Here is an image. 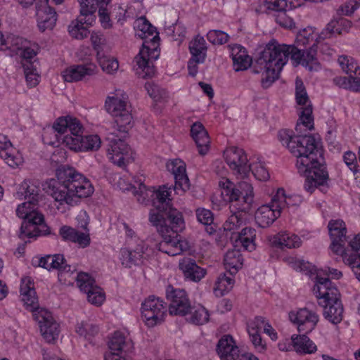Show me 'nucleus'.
<instances>
[{
  "mask_svg": "<svg viewBox=\"0 0 360 360\" xmlns=\"http://www.w3.org/2000/svg\"><path fill=\"white\" fill-rule=\"evenodd\" d=\"M321 32L313 27H307L299 31L296 36L298 46H311L309 51L302 52L292 45L279 44L276 40L269 41L256 61L257 72L262 74V85L269 87L276 79L287 63L288 57L297 65H302L309 71H318L321 65L316 58L314 47L325 39L319 37Z\"/></svg>",
  "mask_w": 360,
  "mask_h": 360,
  "instance_id": "1",
  "label": "nucleus"
},
{
  "mask_svg": "<svg viewBox=\"0 0 360 360\" xmlns=\"http://www.w3.org/2000/svg\"><path fill=\"white\" fill-rule=\"evenodd\" d=\"M0 51H9L11 56H18L23 60H32L39 51L37 44L13 34L0 32Z\"/></svg>",
  "mask_w": 360,
  "mask_h": 360,
  "instance_id": "10",
  "label": "nucleus"
},
{
  "mask_svg": "<svg viewBox=\"0 0 360 360\" xmlns=\"http://www.w3.org/2000/svg\"><path fill=\"white\" fill-rule=\"evenodd\" d=\"M167 305L158 297L150 295L141 304V314L143 321L148 327L162 323L167 316Z\"/></svg>",
  "mask_w": 360,
  "mask_h": 360,
  "instance_id": "13",
  "label": "nucleus"
},
{
  "mask_svg": "<svg viewBox=\"0 0 360 360\" xmlns=\"http://www.w3.org/2000/svg\"><path fill=\"white\" fill-rule=\"evenodd\" d=\"M197 221L201 225H212L214 221V216L212 212L204 207H198L195 210Z\"/></svg>",
  "mask_w": 360,
  "mask_h": 360,
  "instance_id": "56",
  "label": "nucleus"
},
{
  "mask_svg": "<svg viewBox=\"0 0 360 360\" xmlns=\"http://www.w3.org/2000/svg\"><path fill=\"white\" fill-rule=\"evenodd\" d=\"M43 186L60 212L79 205L83 199L94 193V187L86 176L72 168L65 167L58 168L56 178L48 179Z\"/></svg>",
  "mask_w": 360,
  "mask_h": 360,
  "instance_id": "3",
  "label": "nucleus"
},
{
  "mask_svg": "<svg viewBox=\"0 0 360 360\" xmlns=\"http://www.w3.org/2000/svg\"><path fill=\"white\" fill-rule=\"evenodd\" d=\"M145 88L155 102L160 103L167 102L169 95L165 89L150 82L146 84Z\"/></svg>",
  "mask_w": 360,
  "mask_h": 360,
  "instance_id": "51",
  "label": "nucleus"
},
{
  "mask_svg": "<svg viewBox=\"0 0 360 360\" xmlns=\"http://www.w3.org/2000/svg\"><path fill=\"white\" fill-rule=\"evenodd\" d=\"M96 58L104 72L112 75L117 71L119 63L116 58L105 56L104 54L96 57Z\"/></svg>",
  "mask_w": 360,
  "mask_h": 360,
  "instance_id": "52",
  "label": "nucleus"
},
{
  "mask_svg": "<svg viewBox=\"0 0 360 360\" xmlns=\"http://www.w3.org/2000/svg\"><path fill=\"white\" fill-rule=\"evenodd\" d=\"M169 31L172 32V36L173 39L179 42L182 41L186 34L185 26L180 22H176V24L173 25L172 28L169 29Z\"/></svg>",
  "mask_w": 360,
  "mask_h": 360,
  "instance_id": "64",
  "label": "nucleus"
},
{
  "mask_svg": "<svg viewBox=\"0 0 360 360\" xmlns=\"http://www.w3.org/2000/svg\"><path fill=\"white\" fill-rule=\"evenodd\" d=\"M221 191V200L218 206L226 204L229 202L238 201L242 197L245 204L250 207L254 200L253 186L250 183L241 181L238 184V188L229 179L221 176L218 183Z\"/></svg>",
  "mask_w": 360,
  "mask_h": 360,
  "instance_id": "9",
  "label": "nucleus"
},
{
  "mask_svg": "<svg viewBox=\"0 0 360 360\" xmlns=\"http://www.w3.org/2000/svg\"><path fill=\"white\" fill-rule=\"evenodd\" d=\"M230 56L233 62V68L236 72L248 70L252 65V57L247 50L239 44L229 45Z\"/></svg>",
  "mask_w": 360,
  "mask_h": 360,
  "instance_id": "26",
  "label": "nucleus"
},
{
  "mask_svg": "<svg viewBox=\"0 0 360 360\" xmlns=\"http://www.w3.org/2000/svg\"><path fill=\"white\" fill-rule=\"evenodd\" d=\"M314 291L320 301L338 297V289L333 285L330 280L319 275L316 277V285L314 287Z\"/></svg>",
  "mask_w": 360,
  "mask_h": 360,
  "instance_id": "33",
  "label": "nucleus"
},
{
  "mask_svg": "<svg viewBox=\"0 0 360 360\" xmlns=\"http://www.w3.org/2000/svg\"><path fill=\"white\" fill-rule=\"evenodd\" d=\"M147 248L143 240H140L134 250L122 248L120 251V260L123 266L131 268L142 262L143 254Z\"/></svg>",
  "mask_w": 360,
  "mask_h": 360,
  "instance_id": "24",
  "label": "nucleus"
},
{
  "mask_svg": "<svg viewBox=\"0 0 360 360\" xmlns=\"http://www.w3.org/2000/svg\"><path fill=\"white\" fill-rule=\"evenodd\" d=\"M179 269L186 279L193 282H199L206 274L205 269L199 266L196 262L190 257L180 259Z\"/></svg>",
  "mask_w": 360,
  "mask_h": 360,
  "instance_id": "27",
  "label": "nucleus"
},
{
  "mask_svg": "<svg viewBox=\"0 0 360 360\" xmlns=\"http://www.w3.org/2000/svg\"><path fill=\"white\" fill-rule=\"evenodd\" d=\"M44 229H40L39 226H20L18 237L25 243L30 242V239H36L39 236H46L51 233L50 226H43Z\"/></svg>",
  "mask_w": 360,
  "mask_h": 360,
  "instance_id": "41",
  "label": "nucleus"
},
{
  "mask_svg": "<svg viewBox=\"0 0 360 360\" xmlns=\"http://www.w3.org/2000/svg\"><path fill=\"white\" fill-rule=\"evenodd\" d=\"M16 215L26 225H45L44 214L34 208L30 201L20 204L16 208Z\"/></svg>",
  "mask_w": 360,
  "mask_h": 360,
  "instance_id": "23",
  "label": "nucleus"
},
{
  "mask_svg": "<svg viewBox=\"0 0 360 360\" xmlns=\"http://www.w3.org/2000/svg\"><path fill=\"white\" fill-rule=\"evenodd\" d=\"M52 129L58 134L57 139L69 150L76 153L97 150L101 140L97 134L83 136L84 127L79 119L72 115L56 120Z\"/></svg>",
  "mask_w": 360,
  "mask_h": 360,
  "instance_id": "4",
  "label": "nucleus"
},
{
  "mask_svg": "<svg viewBox=\"0 0 360 360\" xmlns=\"http://www.w3.org/2000/svg\"><path fill=\"white\" fill-rule=\"evenodd\" d=\"M223 158L233 174L239 179H245L250 175V158L245 150L239 147H227L223 153Z\"/></svg>",
  "mask_w": 360,
  "mask_h": 360,
  "instance_id": "14",
  "label": "nucleus"
},
{
  "mask_svg": "<svg viewBox=\"0 0 360 360\" xmlns=\"http://www.w3.org/2000/svg\"><path fill=\"white\" fill-rule=\"evenodd\" d=\"M97 67L94 63L72 65L61 72V77L66 82H77L96 75Z\"/></svg>",
  "mask_w": 360,
  "mask_h": 360,
  "instance_id": "19",
  "label": "nucleus"
},
{
  "mask_svg": "<svg viewBox=\"0 0 360 360\" xmlns=\"http://www.w3.org/2000/svg\"><path fill=\"white\" fill-rule=\"evenodd\" d=\"M207 37L208 41L213 44H224L226 43L229 39V36L227 33L217 30L209 31Z\"/></svg>",
  "mask_w": 360,
  "mask_h": 360,
  "instance_id": "58",
  "label": "nucleus"
},
{
  "mask_svg": "<svg viewBox=\"0 0 360 360\" xmlns=\"http://www.w3.org/2000/svg\"><path fill=\"white\" fill-rule=\"evenodd\" d=\"M166 298L169 302L167 309L170 315L184 316L188 314L191 304L184 290L169 285L166 288Z\"/></svg>",
  "mask_w": 360,
  "mask_h": 360,
  "instance_id": "15",
  "label": "nucleus"
},
{
  "mask_svg": "<svg viewBox=\"0 0 360 360\" xmlns=\"http://www.w3.org/2000/svg\"><path fill=\"white\" fill-rule=\"evenodd\" d=\"M319 304L323 307V316L333 324L341 322L343 317V306L338 297L321 300Z\"/></svg>",
  "mask_w": 360,
  "mask_h": 360,
  "instance_id": "25",
  "label": "nucleus"
},
{
  "mask_svg": "<svg viewBox=\"0 0 360 360\" xmlns=\"http://www.w3.org/2000/svg\"><path fill=\"white\" fill-rule=\"evenodd\" d=\"M302 197L297 194L287 195L285 190L279 188L272 195V202L276 207L294 208L298 207L302 202Z\"/></svg>",
  "mask_w": 360,
  "mask_h": 360,
  "instance_id": "35",
  "label": "nucleus"
},
{
  "mask_svg": "<svg viewBox=\"0 0 360 360\" xmlns=\"http://www.w3.org/2000/svg\"><path fill=\"white\" fill-rule=\"evenodd\" d=\"M245 231V230H241V231L238 233L236 242H239L245 250L251 252L254 250L256 247L255 243V238H253L252 236H250L249 238L244 237Z\"/></svg>",
  "mask_w": 360,
  "mask_h": 360,
  "instance_id": "61",
  "label": "nucleus"
},
{
  "mask_svg": "<svg viewBox=\"0 0 360 360\" xmlns=\"http://www.w3.org/2000/svg\"><path fill=\"white\" fill-rule=\"evenodd\" d=\"M183 229L181 226H159L158 231L162 237L158 245L159 250L169 256L179 255L187 250L188 243L179 233Z\"/></svg>",
  "mask_w": 360,
  "mask_h": 360,
  "instance_id": "11",
  "label": "nucleus"
},
{
  "mask_svg": "<svg viewBox=\"0 0 360 360\" xmlns=\"http://www.w3.org/2000/svg\"><path fill=\"white\" fill-rule=\"evenodd\" d=\"M76 332L79 335L90 340L91 337L98 333V328L89 322L82 321L77 325Z\"/></svg>",
  "mask_w": 360,
  "mask_h": 360,
  "instance_id": "54",
  "label": "nucleus"
},
{
  "mask_svg": "<svg viewBox=\"0 0 360 360\" xmlns=\"http://www.w3.org/2000/svg\"><path fill=\"white\" fill-rule=\"evenodd\" d=\"M90 39L93 48L96 52V57L103 55L106 44V39L103 34L99 32H93L91 34Z\"/></svg>",
  "mask_w": 360,
  "mask_h": 360,
  "instance_id": "57",
  "label": "nucleus"
},
{
  "mask_svg": "<svg viewBox=\"0 0 360 360\" xmlns=\"http://www.w3.org/2000/svg\"><path fill=\"white\" fill-rule=\"evenodd\" d=\"M110 351L104 355V360H127L129 354L134 349L132 341L121 332L116 331L108 342Z\"/></svg>",
  "mask_w": 360,
  "mask_h": 360,
  "instance_id": "16",
  "label": "nucleus"
},
{
  "mask_svg": "<svg viewBox=\"0 0 360 360\" xmlns=\"http://www.w3.org/2000/svg\"><path fill=\"white\" fill-rule=\"evenodd\" d=\"M96 17L85 15L79 13V16L72 20L68 26L70 35L76 39H84L89 34V28L96 22Z\"/></svg>",
  "mask_w": 360,
  "mask_h": 360,
  "instance_id": "21",
  "label": "nucleus"
},
{
  "mask_svg": "<svg viewBox=\"0 0 360 360\" xmlns=\"http://www.w3.org/2000/svg\"><path fill=\"white\" fill-rule=\"evenodd\" d=\"M283 248H295L300 247L301 244L300 238L295 235L290 233H281Z\"/></svg>",
  "mask_w": 360,
  "mask_h": 360,
  "instance_id": "63",
  "label": "nucleus"
},
{
  "mask_svg": "<svg viewBox=\"0 0 360 360\" xmlns=\"http://www.w3.org/2000/svg\"><path fill=\"white\" fill-rule=\"evenodd\" d=\"M331 240L330 249L342 257L343 261L349 266L356 278L360 281V235L355 236L349 242V249H345L347 241L346 226H328Z\"/></svg>",
  "mask_w": 360,
  "mask_h": 360,
  "instance_id": "7",
  "label": "nucleus"
},
{
  "mask_svg": "<svg viewBox=\"0 0 360 360\" xmlns=\"http://www.w3.org/2000/svg\"><path fill=\"white\" fill-rule=\"evenodd\" d=\"M168 172L174 176V189L177 193H184L190 188V182L186 174V163L179 158L169 160L166 163Z\"/></svg>",
  "mask_w": 360,
  "mask_h": 360,
  "instance_id": "17",
  "label": "nucleus"
},
{
  "mask_svg": "<svg viewBox=\"0 0 360 360\" xmlns=\"http://www.w3.org/2000/svg\"><path fill=\"white\" fill-rule=\"evenodd\" d=\"M50 261L52 269L59 271L58 278L60 280H61L65 274H73L75 271V267H72L70 265L65 264V259L63 255L57 254L50 255Z\"/></svg>",
  "mask_w": 360,
  "mask_h": 360,
  "instance_id": "46",
  "label": "nucleus"
},
{
  "mask_svg": "<svg viewBox=\"0 0 360 360\" xmlns=\"http://www.w3.org/2000/svg\"><path fill=\"white\" fill-rule=\"evenodd\" d=\"M111 0H77L79 5V13L85 15H91L96 17V11L97 7L100 4L102 5H107Z\"/></svg>",
  "mask_w": 360,
  "mask_h": 360,
  "instance_id": "48",
  "label": "nucleus"
},
{
  "mask_svg": "<svg viewBox=\"0 0 360 360\" xmlns=\"http://www.w3.org/2000/svg\"><path fill=\"white\" fill-rule=\"evenodd\" d=\"M338 61L345 73L360 76V66L352 57L342 55L339 56Z\"/></svg>",
  "mask_w": 360,
  "mask_h": 360,
  "instance_id": "49",
  "label": "nucleus"
},
{
  "mask_svg": "<svg viewBox=\"0 0 360 360\" xmlns=\"http://www.w3.org/2000/svg\"><path fill=\"white\" fill-rule=\"evenodd\" d=\"M25 75L27 85L30 87L36 86L39 82V75L32 65L25 68Z\"/></svg>",
  "mask_w": 360,
  "mask_h": 360,
  "instance_id": "62",
  "label": "nucleus"
},
{
  "mask_svg": "<svg viewBox=\"0 0 360 360\" xmlns=\"http://www.w3.org/2000/svg\"><path fill=\"white\" fill-rule=\"evenodd\" d=\"M76 281L80 290L86 293L95 286V280L87 273L80 272L76 276Z\"/></svg>",
  "mask_w": 360,
  "mask_h": 360,
  "instance_id": "55",
  "label": "nucleus"
},
{
  "mask_svg": "<svg viewBox=\"0 0 360 360\" xmlns=\"http://www.w3.org/2000/svg\"><path fill=\"white\" fill-rule=\"evenodd\" d=\"M104 109L113 117L115 127L118 131L126 134L133 127L131 105L128 94L123 89H117L108 93Z\"/></svg>",
  "mask_w": 360,
  "mask_h": 360,
  "instance_id": "8",
  "label": "nucleus"
},
{
  "mask_svg": "<svg viewBox=\"0 0 360 360\" xmlns=\"http://www.w3.org/2000/svg\"><path fill=\"white\" fill-rule=\"evenodd\" d=\"M36 20L37 27L40 32L51 31L56 26L57 14L55 9L46 3L36 8Z\"/></svg>",
  "mask_w": 360,
  "mask_h": 360,
  "instance_id": "22",
  "label": "nucleus"
},
{
  "mask_svg": "<svg viewBox=\"0 0 360 360\" xmlns=\"http://www.w3.org/2000/svg\"><path fill=\"white\" fill-rule=\"evenodd\" d=\"M288 11H282L276 13L275 20L281 26L287 28L292 29L295 27V23L292 18L287 15Z\"/></svg>",
  "mask_w": 360,
  "mask_h": 360,
  "instance_id": "59",
  "label": "nucleus"
},
{
  "mask_svg": "<svg viewBox=\"0 0 360 360\" xmlns=\"http://www.w3.org/2000/svg\"><path fill=\"white\" fill-rule=\"evenodd\" d=\"M20 292L26 308L32 311L34 319L38 322L41 335L47 342H53L58 338L59 324L49 311L39 308L34 283L30 278H22Z\"/></svg>",
  "mask_w": 360,
  "mask_h": 360,
  "instance_id": "6",
  "label": "nucleus"
},
{
  "mask_svg": "<svg viewBox=\"0 0 360 360\" xmlns=\"http://www.w3.org/2000/svg\"><path fill=\"white\" fill-rule=\"evenodd\" d=\"M134 27L136 35L145 39L139 54L134 58V71L139 77H151L155 73L154 62L160 56L158 34L155 27L143 17L134 21Z\"/></svg>",
  "mask_w": 360,
  "mask_h": 360,
  "instance_id": "5",
  "label": "nucleus"
},
{
  "mask_svg": "<svg viewBox=\"0 0 360 360\" xmlns=\"http://www.w3.org/2000/svg\"><path fill=\"white\" fill-rule=\"evenodd\" d=\"M265 8L271 11H292L299 7L297 0H264Z\"/></svg>",
  "mask_w": 360,
  "mask_h": 360,
  "instance_id": "43",
  "label": "nucleus"
},
{
  "mask_svg": "<svg viewBox=\"0 0 360 360\" xmlns=\"http://www.w3.org/2000/svg\"><path fill=\"white\" fill-rule=\"evenodd\" d=\"M129 179L130 178L127 174L121 175L120 174H114L111 177H110V182L113 185V186L122 191H133L134 182H131Z\"/></svg>",
  "mask_w": 360,
  "mask_h": 360,
  "instance_id": "53",
  "label": "nucleus"
},
{
  "mask_svg": "<svg viewBox=\"0 0 360 360\" xmlns=\"http://www.w3.org/2000/svg\"><path fill=\"white\" fill-rule=\"evenodd\" d=\"M224 265L231 276L236 274L243 265V258L240 251L236 249L228 250L224 257Z\"/></svg>",
  "mask_w": 360,
  "mask_h": 360,
  "instance_id": "40",
  "label": "nucleus"
},
{
  "mask_svg": "<svg viewBox=\"0 0 360 360\" xmlns=\"http://www.w3.org/2000/svg\"><path fill=\"white\" fill-rule=\"evenodd\" d=\"M351 27L352 22L350 20L343 17L334 18L328 22L326 27L321 31L319 37L328 39L334 34H345L349 32Z\"/></svg>",
  "mask_w": 360,
  "mask_h": 360,
  "instance_id": "34",
  "label": "nucleus"
},
{
  "mask_svg": "<svg viewBox=\"0 0 360 360\" xmlns=\"http://www.w3.org/2000/svg\"><path fill=\"white\" fill-rule=\"evenodd\" d=\"M85 232H80L72 226H61L60 235L65 241L78 244L80 248H85L90 245L91 238L87 226H83Z\"/></svg>",
  "mask_w": 360,
  "mask_h": 360,
  "instance_id": "29",
  "label": "nucleus"
},
{
  "mask_svg": "<svg viewBox=\"0 0 360 360\" xmlns=\"http://www.w3.org/2000/svg\"><path fill=\"white\" fill-rule=\"evenodd\" d=\"M292 342L295 350L301 354H311L316 351V345L306 335H292Z\"/></svg>",
  "mask_w": 360,
  "mask_h": 360,
  "instance_id": "42",
  "label": "nucleus"
},
{
  "mask_svg": "<svg viewBox=\"0 0 360 360\" xmlns=\"http://www.w3.org/2000/svg\"><path fill=\"white\" fill-rule=\"evenodd\" d=\"M207 43L204 37H195L189 43L191 58L198 63H204L207 56Z\"/></svg>",
  "mask_w": 360,
  "mask_h": 360,
  "instance_id": "39",
  "label": "nucleus"
},
{
  "mask_svg": "<svg viewBox=\"0 0 360 360\" xmlns=\"http://www.w3.org/2000/svg\"><path fill=\"white\" fill-rule=\"evenodd\" d=\"M0 157L9 167L12 168H16L20 166L24 161L21 153L13 146L10 147V148L6 152H1V155Z\"/></svg>",
  "mask_w": 360,
  "mask_h": 360,
  "instance_id": "47",
  "label": "nucleus"
},
{
  "mask_svg": "<svg viewBox=\"0 0 360 360\" xmlns=\"http://www.w3.org/2000/svg\"><path fill=\"white\" fill-rule=\"evenodd\" d=\"M86 294L88 301L95 305H101L105 300L104 294L101 292V289L96 285L93 286L92 290H89Z\"/></svg>",
  "mask_w": 360,
  "mask_h": 360,
  "instance_id": "60",
  "label": "nucleus"
},
{
  "mask_svg": "<svg viewBox=\"0 0 360 360\" xmlns=\"http://www.w3.org/2000/svg\"><path fill=\"white\" fill-rule=\"evenodd\" d=\"M335 84L340 88L354 92H360V76L350 75L334 78Z\"/></svg>",
  "mask_w": 360,
  "mask_h": 360,
  "instance_id": "45",
  "label": "nucleus"
},
{
  "mask_svg": "<svg viewBox=\"0 0 360 360\" xmlns=\"http://www.w3.org/2000/svg\"><path fill=\"white\" fill-rule=\"evenodd\" d=\"M108 139L110 141L108 156L114 164L121 167L132 160V152L124 140L113 138H108Z\"/></svg>",
  "mask_w": 360,
  "mask_h": 360,
  "instance_id": "18",
  "label": "nucleus"
},
{
  "mask_svg": "<svg viewBox=\"0 0 360 360\" xmlns=\"http://www.w3.org/2000/svg\"><path fill=\"white\" fill-rule=\"evenodd\" d=\"M278 139L297 158L298 172L306 177L304 189L312 193L316 188L323 191L327 186L328 174L317 156H322L320 142L312 136H295L292 131L281 129Z\"/></svg>",
  "mask_w": 360,
  "mask_h": 360,
  "instance_id": "2",
  "label": "nucleus"
},
{
  "mask_svg": "<svg viewBox=\"0 0 360 360\" xmlns=\"http://www.w3.org/2000/svg\"><path fill=\"white\" fill-rule=\"evenodd\" d=\"M217 352L221 360H236L239 357L240 350L230 335L222 336L217 345Z\"/></svg>",
  "mask_w": 360,
  "mask_h": 360,
  "instance_id": "30",
  "label": "nucleus"
},
{
  "mask_svg": "<svg viewBox=\"0 0 360 360\" xmlns=\"http://www.w3.org/2000/svg\"><path fill=\"white\" fill-rule=\"evenodd\" d=\"M290 320L297 326L300 332H311L319 321V316L314 311L302 308L289 313Z\"/></svg>",
  "mask_w": 360,
  "mask_h": 360,
  "instance_id": "20",
  "label": "nucleus"
},
{
  "mask_svg": "<svg viewBox=\"0 0 360 360\" xmlns=\"http://www.w3.org/2000/svg\"><path fill=\"white\" fill-rule=\"evenodd\" d=\"M188 314L190 316L187 319V321L194 325H203L209 321V312L202 305L191 306Z\"/></svg>",
  "mask_w": 360,
  "mask_h": 360,
  "instance_id": "44",
  "label": "nucleus"
},
{
  "mask_svg": "<svg viewBox=\"0 0 360 360\" xmlns=\"http://www.w3.org/2000/svg\"><path fill=\"white\" fill-rule=\"evenodd\" d=\"M250 172L252 174L255 178L260 181H266L270 179L269 170L266 167L263 159L258 155L252 156L250 158Z\"/></svg>",
  "mask_w": 360,
  "mask_h": 360,
  "instance_id": "38",
  "label": "nucleus"
},
{
  "mask_svg": "<svg viewBox=\"0 0 360 360\" xmlns=\"http://www.w3.org/2000/svg\"><path fill=\"white\" fill-rule=\"evenodd\" d=\"M39 182L37 179H25L17 187L16 196L20 200L30 199L37 201L39 194Z\"/></svg>",
  "mask_w": 360,
  "mask_h": 360,
  "instance_id": "36",
  "label": "nucleus"
},
{
  "mask_svg": "<svg viewBox=\"0 0 360 360\" xmlns=\"http://www.w3.org/2000/svg\"><path fill=\"white\" fill-rule=\"evenodd\" d=\"M146 178L142 174L134 176L133 193L136 200L141 204H152L154 195V186H148L145 184Z\"/></svg>",
  "mask_w": 360,
  "mask_h": 360,
  "instance_id": "28",
  "label": "nucleus"
},
{
  "mask_svg": "<svg viewBox=\"0 0 360 360\" xmlns=\"http://www.w3.org/2000/svg\"><path fill=\"white\" fill-rule=\"evenodd\" d=\"M191 135L200 155H205L210 150V139L202 124L195 122L191 128Z\"/></svg>",
  "mask_w": 360,
  "mask_h": 360,
  "instance_id": "32",
  "label": "nucleus"
},
{
  "mask_svg": "<svg viewBox=\"0 0 360 360\" xmlns=\"http://www.w3.org/2000/svg\"><path fill=\"white\" fill-rule=\"evenodd\" d=\"M234 280L232 276H227L226 273H221L218 276L214 287L217 296H223L225 292L229 291L233 285Z\"/></svg>",
  "mask_w": 360,
  "mask_h": 360,
  "instance_id": "50",
  "label": "nucleus"
},
{
  "mask_svg": "<svg viewBox=\"0 0 360 360\" xmlns=\"http://www.w3.org/2000/svg\"><path fill=\"white\" fill-rule=\"evenodd\" d=\"M295 100L300 110L296 131L302 133L311 130L314 127L312 108L303 82L299 78L295 81Z\"/></svg>",
  "mask_w": 360,
  "mask_h": 360,
  "instance_id": "12",
  "label": "nucleus"
},
{
  "mask_svg": "<svg viewBox=\"0 0 360 360\" xmlns=\"http://www.w3.org/2000/svg\"><path fill=\"white\" fill-rule=\"evenodd\" d=\"M281 207L274 205L271 198L270 202L262 205L257 209L255 212V219L258 225H269L281 216Z\"/></svg>",
  "mask_w": 360,
  "mask_h": 360,
  "instance_id": "31",
  "label": "nucleus"
},
{
  "mask_svg": "<svg viewBox=\"0 0 360 360\" xmlns=\"http://www.w3.org/2000/svg\"><path fill=\"white\" fill-rule=\"evenodd\" d=\"M171 193L172 188L166 185L154 187L152 205L158 209L167 208L172 201Z\"/></svg>",
  "mask_w": 360,
  "mask_h": 360,
  "instance_id": "37",
  "label": "nucleus"
}]
</instances>
